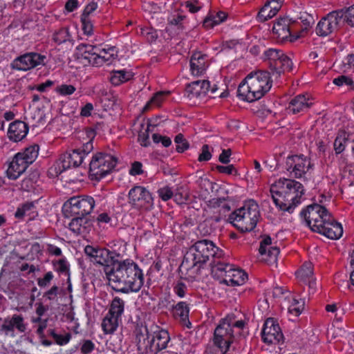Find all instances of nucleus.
<instances>
[{"mask_svg":"<svg viewBox=\"0 0 354 354\" xmlns=\"http://www.w3.org/2000/svg\"><path fill=\"white\" fill-rule=\"evenodd\" d=\"M104 272L111 288L118 292H137L144 283L142 270L130 259L116 258L112 265L104 267Z\"/></svg>","mask_w":354,"mask_h":354,"instance_id":"f257e3e1","label":"nucleus"},{"mask_svg":"<svg viewBox=\"0 0 354 354\" xmlns=\"http://www.w3.org/2000/svg\"><path fill=\"white\" fill-rule=\"evenodd\" d=\"M270 193L277 207L281 210L292 213L300 203L304 189L300 183L295 180L280 178L271 185Z\"/></svg>","mask_w":354,"mask_h":354,"instance_id":"f03ea898","label":"nucleus"},{"mask_svg":"<svg viewBox=\"0 0 354 354\" xmlns=\"http://www.w3.org/2000/svg\"><path fill=\"white\" fill-rule=\"evenodd\" d=\"M272 87L270 73L266 71L252 72L239 84L238 96L252 102L261 98Z\"/></svg>","mask_w":354,"mask_h":354,"instance_id":"7ed1b4c3","label":"nucleus"},{"mask_svg":"<svg viewBox=\"0 0 354 354\" xmlns=\"http://www.w3.org/2000/svg\"><path fill=\"white\" fill-rule=\"evenodd\" d=\"M259 216L258 205L252 201L231 213L227 221L241 232H247L256 227Z\"/></svg>","mask_w":354,"mask_h":354,"instance_id":"20e7f679","label":"nucleus"},{"mask_svg":"<svg viewBox=\"0 0 354 354\" xmlns=\"http://www.w3.org/2000/svg\"><path fill=\"white\" fill-rule=\"evenodd\" d=\"M217 248L212 241L207 239L198 241L193 245L184 257L183 263H191V268H201L209 259L214 257Z\"/></svg>","mask_w":354,"mask_h":354,"instance_id":"39448f33","label":"nucleus"},{"mask_svg":"<svg viewBox=\"0 0 354 354\" xmlns=\"http://www.w3.org/2000/svg\"><path fill=\"white\" fill-rule=\"evenodd\" d=\"M235 322V316L229 315L223 319L214 330V344L220 350L222 353L228 351L230 344L234 338L232 330V325Z\"/></svg>","mask_w":354,"mask_h":354,"instance_id":"423d86ee","label":"nucleus"},{"mask_svg":"<svg viewBox=\"0 0 354 354\" xmlns=\"http://www.w3.org/2000/svg\"><path fill=\"white\" fill-rule=\"evenodd\" d=\"M94 206L95 201L91 196L72 197L64 203L62 212L66 218L87 216L92 212Z\"/></svg>","mask_w":354,"mask_h":354,"instance_id":"0eeeda50","label":"nucleus"},{"mask_svg":"<svg viewBox=\"0 0 354 354\" xmlns=\"http://www.w3.org/2000/svg\"><path fill=\"white\" fill-rule=\"evenodd\" d=\"M117 162L118 158L111 154L97 153L92 157L89 164L90 175L100 180L111 171Z\"/></svg>","mask_w":354,"mask_h":354,"instance_id":"6e6552de","label":"nucleus"},{"mask_svg":"<svg viewBox=\"0 0 354 354\" xmlns=\"http://www.w3.org/2000/svg\"><path fill=\"white\" fill-rule=\"evenodd\" d=\"M344 9L329 12L322 17L317 25L315 31L317 35L326 37L337 30L344 22Z\"/></svg>","mask_w":354,"mask_h":354,"instance_id":"1a4fd4ad","label":"nucleus"},{"mask_svg":"<svg viewBox=\"0 0 354 354\" xmlns=\"http://www.w3.org/2000/svg\"><path fill=\"white\" fill-rule=\"evenodd\" d=\"M84 252L91 259V261L105 267L112 265L115 259L120 257V254L115 252L91 245H86L84 248Z\"/></svg>","mask_w":354,"mask_h":354,"instance_id":"9d476101","label":"nucleus"},{"mask_svg":"<svg viewBox=\"0 0 354 354\" xmlns=\"http://www.w3.org/2000/svg\"><path fill=\"white\" fill-rule=\"evenodd\" d=\"M83 160V156H81L78 150L75 149L71 152H66L60 156L55 165V171L56 174H60L68 169L80 166Z\"/></svg>","mask_w":354,"mask_h":354,"instance_id":"9b49d317","label":"nucleus"},{"mask_svg":"<svg viewBox=\"0 0 354 354\" xmlns=\"http://www.w3.org/2000/svg\"><path fill=\"white\" fill-rule=\"evenodd\" d=\"M44 59L45 56L37 53H28L15 59L11 66L18 71H28L41 64Z\"/></svg>","mask_w":354,"mask_h":354,"instance_id":"f8f14e48","label":"nucleus"},{"mask_svg":"<svg viewBox=\"0 0 354 354\" xmlns=\"http://www.w3.org/2000/svg\"><path fill=\"white\" fill-rule=\"evenodd\" d=\"M261 335L263 341L268 344L279 343L283 338L279 324L273 318L266 319Z\"/></svg>","mask_w":354,"mask_h":354,"instance_id":"ddd939ff","label":"nucleus"},{"mask_svg":"<svg viewBox=\"0 0 354 354\" xmlns=\"http://www.w3.org/2000/svg\"><path fill=\"white\" fill-rule=\"evenodd\" d=\"M129 203L136 208L151 205L153 198L150 192L142 186H135L129 192Z\"/></svg>","mask_w":354,"mask_h":354,"instance_id":"4468645a","label":"nucleus"},{"mask_svg":"<svg viewBox=\"0 0 354 354\" xmlns=\"http://www.w3.org/2000/svg\"><path fill=\"white\" fill-rule=\"evenodd\" d=\"M216 90V86L214 85L211 87L210 82L208 80H197L192 82L188 84L186 88V91L189 98H201L205 96L209 91L212 94L215 93Z\"/></svg>","mask_w":354,"mask_h":354,"instance_id":"2eb2a0df","label":"nucleus"},{"mask_svg":"<svg viewBox=\"0 0 354 354\" xmlns=\"http://www.w3.org/2000/svg\"><path fill=\"white\" fill-rule=\"evenodd\" d=\"M15 328L20 333H25L26 330V324L24 323V317L21 315L15 314L11 318L4 319L1 325V330H4L6 335L10 334L14 336Z\"/></svg>","mask_w":354,"mask_h":354,"instance_id":"dca6fc26","label":"nucleus"},{"mask_svg":"<svg viewBox=\"0 0 354 354\" xmlns=\"http://www.w3.org/2000/svg\"><path fill=\"white\" fill-rule=\"evenodd\" d=\"M290 22V19L288 18H281L274 24L272 32L279 41L283 42L288 39L293 41L295 39V38L292 39L289 28Z\"/></svg>","mask_w":354,"mask_h":354,"instance_id":"f3484780","label":"nucleus"},{"mask_svg":"<svg viewBox=\"0 0 354 354\" xmlns=\"http://www.w3.org/2000/svg\"><path fill=\"white\" fill-rule=\"evenodd\" d=\"M28 165L29 163L26 162L21 153H17L7 170L8 177L12 180H16L26 171Z\"/></svg>","mask_w":354,"mask_h":354,"instance_id":"a211bd4d","label":"nucleus"},{"mask_svg":"<svg viewBox=\"0 0 354 354\" xmlns=\"http://www.w3.org/2000/svg\"><path fill=\"white\" fill-rule=\"evenodd\" d=\"M247 279L248 275L243 270L236 269L232 266L225 272L221 283L230 286H236L243 284Z\"/></svg>","mask_w":354,"mask_h":354,"instance_id":"6ab92c4d","label":"nucleus"},{"mask_svg":"<svg viewBox=\"0 0 354 354\" xmlns=\"http://www.w3.org/2000/svg\"><path fill=\"white\" fill-rule=\"evenodd\" d=\"M135 341L137 346V349L140 353H144L147 351L148 348H151L149 330L147 326H140L136 327L135 330Z\"/></svg>","mask_w":354,"mask_h":354,"instance_id":"aec40b11","label":"nucleus"},{"mask_svg":"<svg viewBox=\"0 0 354 354\" xmlns=\"http://www.w3.org/2000/svg\"><path fill=\"white\" fill-rule=\"evenodd\" d=\"M92 222L86 216H73L68 224L69 229L77 234H85L91 227Z\"/></svg>","mask_w":354,"mask_h":354,"instance_id":"412c9836","label":"nucleus"},{"mask_svg":"<svg viewBox=\"0 0 354 354\" xmlns=\"http://www.w3.org/2000/svg\"><path fill=\"white\" fill-rule=\"evenodd\" d=\"M28 132V125L24 122L16 120L10 124L8 136L11 140L18 142L25 138Z\"/></svg>","mask_w":354,"mask_h":354,"instance_id":"4be33fe9","label":"nucleus"},{"mask_svg":"<svg viewBox=\"0 0 354 354\" xmlns=\"http://www.w3.org/2000/svg\"><path fill=\"white\" fill-rule=\"evenodd\" d=\"M322 228L318 233L322 234L330 239H338L343 234L342 225L335 221L331 216L330 220L327 221Z\"/></svg>","mask_w":354,"mask_h":354,"instance_id":"5701e85b","label":"nucleus"},{"mask_svg":"<svg viewBox=\"0 0 354 354\" xmlns=\"http://www.w3.org/2000/svg\"><path fill=\"white\" fill-rule=\"evenodd\" d=\"M322 212H326V209L318 204L308 205L306 209L301 212L300 215L304 218L306 225L309 227L310 224L317 223L316 218L322 214Z\"/></svg>","mask_w":354,"mask_h":354,"instance_id":"b1692460","label":"nucleus"},{"mask_svg":"<svg viewBox=\"0 0 354 354\" xmlns=\"http://www.w3.org/2000/svg\"><path fill=\"white\" fill-rule=\"evenodd\" d=\"M292 65V62L290 58L285 54L276 62V66L272 64V66L270 67L272 71V75L274 76L275 79H277L281 74L286 71H291Z\"/></svg>","mask_w":354,"mask_h":354,"instance_id":"393cba45","label":"nucleus"},{"mask_svg":"<svg viewBox=\"0 0 354 354\" xmlns=\"http://www.w3.org/2000/svg\"><path fill=\"white\" fill-rule=\"evenodd\" d=\"M310 160L304 155H299L296 158V165L293 171V176L297 178L302 177L308 171L313 167Z\"/></svg>","mask_w":354,"mask_h":354,"instance_id":"a878e982","label":"nucleus"},{"mask_svg":"<svg viewBox=\"0 0 354 354\" xmlns=\"http://www.w3.org/2000/svg\"><path fill=\"white\" fill-rule=\"evenodd\" d=\"M206 55L199 52L192 55L190 59V68L194 75H200L206 69L205 66Z\"/></svg>","mask_w":354,"mask_h":354,"instance_id":"bb28decb","label":"nucleus"},{"mask_svg":"<svg viewBox=\"0 0 354 354\" xmlns=\"http://www.w3.org/2000/svg\"><path fill=\"white\" fill-rule=\"evenodd\" d=\"M311 104L312 103L308 102L305 95H299L290 102L288 110L295 114L308 110Z\"/></svg>","mask_w":354,"mask_h":354,"instance_id":"cd10ccee","label":"nucleus"},{"mask_svg":"<svg viewBox=\"0 0 354 354\" xmlns=\"http://www.w3.org/2000/svg\"><path fill=\"white\" fill-rule=\"evenodd\" d=\"M155 340L157 341L156 348L157 352L165 349L167 344L170 341L169 333L166 330H158L153 332L152 339L150 340V344L152 346Z\"/></svg>","mask_w":354,"mask_h":354,"instance_id":"c85d7f7f","label":"nucleus"},{"mask_svg":"<svg viewBox=\"0 0 354 354\" xmlns=\"http://www.w3.org/2000/svg\"><path fill=\"white\" fill-rule=\"evenodd\" d=\"M124 309V301L118 297H115L111 301L108 314L120 319Z\"/></svg>","mask_w":354,"mask_h":354,"instance_id":"c756f323","label":"nucleus"},{"mask_svg":"<svg viewBox=\"0 0 354 354\" xmlns=\"http://www.w3.org/2000/svg\"><path fill=\"white\" fill-rule=\"evenodd\" d=\"M284 55L283 52L279 49L268 48L264 51L263 55L264 61L268 62L270 68L272 64L276 66V62Z\"/></svg>","mask_w":354,"mask_h":354,"instance_id":"7c9ffc66","label":"nucleus"},{"mask_svg":"<svg viewBox=\"0 0 354 354\" xmlns=\"http://www.w3.org/2000/svg\"><path fill=\"white\" fill-rule=\"evenodd\" d=\"M120 319L108 314L104 318L102 327L105 333H113L118 326Z\"/></svg>","mask_w":354,"mask_h":354,"instance_id":"2f4dec72","label":"nucleus"},{"mask_svg":"<svg viewBox=\"0 0 354 354\" xmlns=\"http://www.w3.org/2000/svg\"><path fill=\"white\" fill-rule=\"evenodd\" d=\"M189 309L187 304L184 301L178 302L174 308V314L185 322L188 320Z\"/></svg>","mask_w":354,"mask_h":354,"instance_id":"473e14b6","label":"nucleus"},{"mask_svg":"<svg viewBox=\"0 0 354 354\" xmlns=\"http://www.w3.org/2000/svg\"><path fill=\"white\" fill-rule=\"evenodd\" d=\"M227 17L223 12H218L216 15L207 17L203 21V26L206 28H212L215 25L223 22Z\"/></svg>","mask_w":354,"mask_h":354,"instance_id":"72a5a7b5","label":"nucleus"},{"mask_svg":"<svg viewBox=\"0 0 354 354\" xmlns=\"http://www.w3.org/2000/svg\"><path fill=\"white\" fill-rule=\"evenodd\" d=\"M39 178V174L37 171L32 172L28 177L21 181V188L24 191L29 192L34 187V185L37 182Z\"/></svg>","mask_w":354,"mask_h":354,"instance_id":"f704fd0d","label":"nucleus"},{"mask_svg":"<svg viewBox=\"0 0 354 354\" xmlns=\"http://www.w3.org/2000/svg\"><path fill=\"white\" fill-rule=\"evenodd\" d=\"M39 146L37 145H31L27 147L25 151L21 153L25 160L29 165L32 164L38 156Z\"/></svg>","mask_w":354,"mask_h":354,"instance_id":"c9c22d12","label":"nucleus"},{"mask_svg":"<svg viewBox=\"0 0 354 354\" xmlns=\"http://www.w3.org/2000/svg\"><path fill=\"white\" fill-rule=\"evenodd\" d=\"M330 214L328 213L326 209V212H322V214H319L317 218L316 221L317 223L313 222L309 227L314 232H319L320 230H322V226L324 225L327 221L330 220Z\"/></svg>","mask_w":354,"mask_h":354,"instance_id":"e433bc0d","label":"nucleus"},{"mask_svg":"<svg viewBox=\"0 0 354 354\" xmlns=\"http://www.w3.org/2000/svg\"><path fill=\"white\" fill-rule=\"evenodd\" d=\"M156 123H153L152 121H149L147 125V128L144 131H140L138 134V142L143 147H148L150 145L149 141V127L151 126L156 127Z\"/></svg>","mask_w":354,"mask_h":354,"instance_id":"4c0bfd02","label":"nucleus"},{"mask_svg":"<svg viewBox=\"0 0 354 354\" xmlns=\"http://www.w3.org/2000/svg\"><path fill=\"white\" fill-rule=\"evenodd\" d=\"M95 46L82 44L77 47V50L81 53L83 59L86 60L87 57H93L97 53L95 51Z\"/></svg>","mask_w":354,"mask_h":354,"instance_id":"58836bf2","label":"nucleus"},{"mask_svg":"<svg viewBox=\"0 0 354 354\" xmlns=\"http://www.w3.org/2000/svg\"><path fill=\"white\" fill-rule=\"evenodd\" d=\"M174 142L176 144V150L178 153H183L189 147L188 141L185 138L182 133H178L176 136Z\"/></svg>","mask_w":354,"mask_h":354,"instance_id":"ea45409f","label":"nucleus"},{"mask_svg":"<svg viewBox=\"0 0 354 354\" xmlns=\"http://www.w3.org/2000/svg\"><path fill=\"white\" fill-rule=\"evenodd\" d=\"M53 39L58 44H62L67 41H70L71 35L67 28H61L53 35Z\"/></svg>","mask_w":354,"mask_h":354,"instance_id":"a19ab883","label":"nucleus"},{"mask_svg":"<svg viewBox=\"0 0 354 354\" xmlns=\"http://www.w3.org/2000/svg\"><path fill=\"white\" fill-rule=\"evenodd\" d=\"M173 196L174 201L178 204L185 203L189 199V194L183 187L178 188Z\"/></svg>","mask_w":354,"mask_h":354,"instance_id":"79ce46f5","label":"nucleus"},{"mask_svg":"<svg viewBox=\"0 0 354 354\" xmlns=\"http://www.w3.org/2000/svg\"><path fill=\"white\" fill-rule=\"evenodd\" d=\"M270 3H266L257 15L259 21L263 22L274 16V15H272V12H270Z\"/></svg>","mask_w":354,"mask_h":354,"instance_id":"37998d69","label":"nucleus"},{"mask_svg":"<svg viewBox=\"0 0 354 354\" xmlns=\"http://www.w3.org/2000/svg\"><path fill=\"white\" fill-rule=\"evenodd\" d=\"M169 93V92L160 91V92L156 93L151 97V99L148 102V103L145 106V107L143 108V111H146L149 110L150 105L151 104H153L159 106L160 105L161 102H162L163 96L168 94Z\"/></svg>","mask_w":354,"mask_h":354,"instance_id":"c03bdc74","label":"nucleus"},{"mask_svg":"<svg viewBox=\"0 0 354 354\" xmlns=\"http://www.w3.org/2000/svg\"><path fill=\"white\" fill-rule=\"evenodd\" d=\"M333 83L337 86L343 85L350 86L353 89L354 80L349 76L339 75L333 80Z\"/></svg>","mask_w":354,"mask_h":354,"instance_id":"a18cd8bd","label":"nucleus"},{"mask_svg":"<svg viewBox=\"0 0 354 354\" xmlns=\"http://www.w3.org/2000/svg\"><path fill=\"white\" fill-rule=\"evenodd\" d=\"M86 60L88 64L98 66L102 65L106 62L109 61V58H105V55L102 56L97 54L93 57H87Z\"/></svg>","mask_w":354,"mask_h":354,"instance_id":"49530a36","label":"nucleus"},{"mask_svg":"<svg viewBox=\"0 0 354 354\" xmlns=\"http://www.w3.org/2000/svg\"><path fill=\"white\" fill-rule=\"evenodd\" d=\"M82 24V30L85 35H91L93 34V26L91 18L81 17Z\"/></svg>","mask_w":354,"mask_h":354,"instance_id":"de8ad7c7","label":"nucleus"},{"mask_svg":"<svg viewBox=\"0 0 354 354\" xmlns=\"http://www.w3.org/2000/svg\"><path fill=\"white\" fill-rule=\"evenodd\" d=\"M344 22H347L351 26H354V5L346 10H344Z\"/></svg>","mask_w":354,"mask_h":354,"instance_id":"09e8293b","label":"nucleus"},{"mask_svg":"<svg viewBox=\"0 0 354 354\" xmlns=\"http://www.w3.org/2000/svg\"><path fill=\"white\" fill-rule=\"evenodd\" d=\"M233 266L230 264L223 263L221 262H218L215 263L212 266V272L217 273L218 272H221L222 274V277L224 278V275L225 274V272L230 269L232 268Z\"/></svg>","mask_w":354,"mask_h":354,"instance_id":"8fccbe9b","label":"nucleus"},{"mask_svg":"<svg viewBox=\"0 0 354 354\" xmlns=\"http://www.w3.org/2000/svg\"><path fill=\"white\" fill-rule=\"evenodd\" d=\"M75 91V88L71 84H62L56 88V91L62 95H71Z\"/></svg>","mask_w":354,"mask_h":354,"instance_id":"3c124183","label":"nucleus"},{"mask_svg":"<svg viewBox=\"0 0 354 354\" xmlns=\"http://www.w3.org/2000/svg\"><path fill=\"white\" fill-rule=\"evenodd\" d=\"M299 273L302 277L309 278L313 274V264L310 262H306L303 264Z\"/></svg>","mask_w":354,"mask_h":354,"instance_id":"603ef678","label":"nucleus"},{"mask_svg":"<svg viewBox=\"0 0 354 354\" xmlns=\"http://www.w3.org/2000/svg\"><path fill=\"white\" fill-rule=\"evenodd\" d=\"M75 149L78 150V152L80 153L81 156H83V158H84L86 155H88L89 153H91L93 151V140H90L89 141L83 144V145L81 147Z\"/></svg>","mask_w":354,"mask_h":354,"instance_id":"864d4df0","label":"nucleus"},{"mask_svg":"<svg viewBox=\"0 0 354 354\" xmlns=\"http://www.w3.org/2000/svg\"><path fill=\"white\" fill-rule=\"evenodd\" d=\"M298 19L305 26V28L310 27L314 23V18L313 15L307 12H301Z\"/></svg>","mask_w":354,"mask_h":354,"instance_id":"5fc2aeb1","label":"nucleus"},{"mask_svg":"<svg viewBox=\"0 0 354 354\" xmlns=\"http://www.w3.org/2000/svg\"><path fill=\"white\" fill-rule=\"evenodd\" d=\"M53 274L52 272H48L44 278H39L37 279V284L41 288H46L50 285L51 280L53 279Z\"/></svg>","mask_w":354,"mask_h":354,"instance_id":"6e6d98bb","label":"nucleus"},{"mask_svg":"<svg viewBox=\"0 0 354 354\" xmlns=\"http://www.w3.org/2000/svg\"><path fill=\"white\" fill-rule=\"evenodd\" d=\"M158 193L160 198L165 201L170 199L174 195L172 190L169 187H164L159 189Z\"/></svg>","mask_w":354,"mask_h":354,"instance_id":"4d7b16f0","label":"nucleus"},{"mask_svg":"<svg viewBox=\"0 0 354 354\" xmlns=\"http://www.w3.org/2000/svg\"><path fill=\"white\" fill-rule=\"evenodd\" d=\"M202 151L199 154L198 156V161L203 162V161H207L211 159L212 158V153L209 151V147L207 145H204L202 147Z\"/></svg>","mask_w":354,"mask_h":354,"instance_id":"13d9d810","label":"nucleus"},{"mask_svg":"<svg viewBox=\"0 0 354 354\" xmlns=\"http://www.w3.org/2000/svg\"><path fill=\"white\" fill-rule=\"evenodd\" d=\"M59 291V288L57 286H53L44 294V297H46L48 300L53 301L57 298Z\"/></svg>","mask_w":354,"mask_h":354,"instance_id":"bf43d9fd","label":"nucleus"},{"mask_svg":"<svg viewBox=\"0 0 354 354\" xmlns=\"http://www.w3.org/2000/svg\"><path fill=\"white\" fill-rule=\"evenodd\" d=\"M209 225L210 220H205L203 223H200L198 228L201 234H202L204 236L210 234L212 232L213 230L209 227Z\"/></svg>","mask_w":354,"mask_h":354,"instance_id":"052dcab7","label":"nucleus"},{"mask_svg":"<svg viewBox=\"0 0 354 354\" xmlns=\"http://www.w3.org/2000/svg\"><path fill=\"white\" fill-rule=\"evenodd\" d=\"M97 8V3L96 2L92 1L88 3L84 10L81 17H85V18H91L90 15L95 11Z\"/></svg>","mask_w":354,"mask_h":354,"instance_id":"680f3d73","label":"nucleus"},{"mask_svg":"<svg viewBox=\"0 0 354 354\" xmlns=\"http://www.w3.org/2000/svg\"><path fill=\"white\" fill-rule=\"evenodd\" d=\"M354 66V54L347 55L342 62L340 64L341 68L346 71L347 68Z\"/></svg>","mask_w":354,"mask_h":354,"instance_id":"e2e57ef3","label":"nucleus"},{"mask_svg":"<svg viewBox=\"0 0 354 354\" xmlns=\"http://www.w3.org/2000/svg\"><path fill=\"white\" fill-rule=\"evenodd\" d=\"M187 289V286L182 281H178L174 286V292L180 297H183L185 295Z\"/></svg>","mask_w":354,"mask_h":354,"instance_id":"0e129e2a","label":"nucleus"},{"mask_svg":"<svg viewBox=\"0 0 354 354\" xmlns=\"http://www.w3.org/2000/svg\"><path fill=\"white\" fill-rule=\"evenodd\" d=\"M232 150L230 149H223L218 157V160L223 164H227L230 162Z\"/></svg>","mask_w":354,"mask_h":354,"instance_id":"69168bd1","label":"nucleus"},{"mask_svg":"<svg viewBox=\"0 0 354 354\" xmlns=\"http://www.w3.org/2000/svg\"><path fill=\"white\" fill-rule=\"evenodd\" d=\"M272 243V239L269 236H266L263 238V239L260 243L259 246V253L261 255L266 254V247L270 245Z\"/></svg>","mask_w":354,"mask_h":354,"instance_id":"338daca9","label":"nucleus"},{"mask_svg":"<svg viewBox=\"0 0 354 354\" xmlns=\"http://www.w3.org/2000/svg\"><path fill=\"white\" fill-rule=\"evenodd\" d=\"M268 256L269 257L270 259L268 260L270 263H275L277 259V257L279 254V249L277 247H271L268 252Z\"/></svg>","mask_w":354,"mask_h":354,"instance_id":"774afa93","label":"nucleus"}]
</instances>
